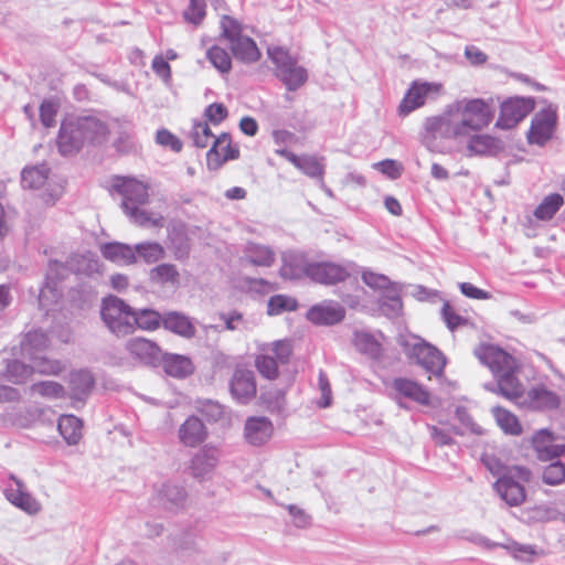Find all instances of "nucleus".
Instances as JSON below:
<instances>
[{
    "label": "nucleus",
    "instance_id": "10",
    "mask_svg": "<svg viewBox=\"0 0 565 565\" xmlns=\"http://www.w3.org/2000/svg\"><path fill=\"white\" fill-rule=\"evenodd\" d=\"M21 184L31 190L45 186L42 200L46 205L54 204L62 194V188L52 183L50 168L45 163L25 167L21 171Z\"/></svg>",
    "mask_w": 565,
    "mask_h": 565
},
{
    "label": "nucleus",
    "instance_id": "8",
    "mask_svg": "<svg viewBox=\"0 0 565 565\" xmlns=\"http://www.w3.org/2000/svg\"><path fill=\"white\" fill-rule=\"evenodd\" d=\"M532 478L530 469L521 466L511 467L503 476L498 478L493 488L499 497L511 507H518L525 500L523 483Z\"/></svg>",
    "mask_w": 565,
    "mask_h": 565
},
{
    "label": "nucleus",
    "instance_id": "52",
    "mask_svg": "<svg viewBox=\"0 0 565 565\" xmlns=\"http://www.w3.org/2000/svg\"><path fill=\"white\" fill-rule=\"evenodd\" d=\"M362 280L370 288L380 291L381 295L397 286L396 284L392 282L385 275L377 274L372 270H364L362 273Z\"/></svg>",
    "mask_w": 565,
    "mask_h": 565
},
{
    "label": "nucleus",
    "instance_id": "2",
    "mask_svg": "<svg viewBox=\"0 0 565 565\" xmlns=\"http://www.w3.org/2000/svg\"><path fill=\"white\" fill-rule=\"evenodd\" d=\"M475 355L484 365H487L494 377L497 384H486V388L495 392V387L504 397L520 402L525 397L523 384L515 376L516 362L515 359L492 344H481L475 350Z\"/></svg>",
    "mask_w": 565,
    "mask_h": 565
},
{
    "label": "nucleus",
    "instance_id": "55",
    "mask_svg": "<svg viewBox=\"0 0 565 565\" xmlns=\"http://www.w3.org/2000/svg\"><path fill=\"white\" fill-rule=\"evenodd\" d=\"M260 398L271 413H280L285 408V393L279 388L266 390L262 393Z\"/></svg>",
    "mask_w": 565,
    "mask_h": 565
},
{
    "label": "nucleus",
    "instance_id": "39",
    "mask_svg": "<svg viewBox=\"0 0 565 565\" xmlns=\"http://www.w3.org/2000/svg\"><path fill=\"white\" fill-rule=\"evenodd\" d=\"M564 204V199L558 193L546 195L539 206L534 210V216L541 221H550Z\"/></svg>",
    "mask_w": 565,
    "mask_h": 565
},
{
    "label": "nucleus",
    "instance_id": "13",
    "mask_svg": "<svg viewBox=\"0 0 565 565\" xmlns=\"http://www.w3.org/2000/svg\"><path fill=\"white\" fill-rule=\"evenodd\" d=\"M557 124V113L552 106L540 110L532 118L531 127L527 132V141L531 145L544 146L555 131Z\"/></svg>",
    "mask_w": 565,
    "mask_h": 565
},
{
    "label": "nucleus",
    "instance_id": "54",
    "mask_svg": "<svg viewBox=\"0 0 565 565\" xmlns=\"http://www.w3.org/2000/svg\"><path fill=\"white\" fill-rule=\"evenodd\" d=\"M70 268L79 274L90 275L98 270L99 264L92 254L77 255L71 259Z\"/></svg>",
    "mask_w": 565,
    "mask_h": 565
},
{
    "label": "nucleus",
    "instance_id": "37",
    "mask_svg": "<svg viewBox=\"0 0 565 565\" xmlns=\"http://www.w3.org/2000/svg\"><path fill=\"white\" fill-rule=\"evenodd\" d=\"M163 327L185 338L194 335L195 329L189 318L179 312H167L162 316Z\"/></svg>",
    "mask_w": 565,
    "mask_h": 565
},
{
    "label": "nucleus",
    "instance_id": "14",
    "mask_svg": "<svg viewBox=\"0 0 565 565\" xmlns=\"http://www.w3.org/2000/svg\"><path fill=\"white\" fill-rule=\"evenodd\" d=\"M65 270V266L57 260H52L49 264L45 282L39 294V306L47 313L53 310L51 307L56 305L62 297L57 285L58 280L64 277Z\"/></svg>",
    "mask_w": 565,
    "mask_h": 565
},
{
    "label": "nucleus",
    "instance_id": "30",
    "mask_svg": "<svg viewBox=\"0 0 565 565\" xmlns=\"http://www.w3.org/2000/svg\"><path fill=\"white\" fill-rule=\"evenodd\" d=\"M180 273L175 265L162 263L151 268L149 271V280L153 285L166 288H178L180 285Z\"/></svg>",
    "mask_w": 565,
    "mask_h": 565
},
{
    "label": "nucleus",
    "instance_id": "4",
    "mask_svg": "<svg viewBox=\"0 0 565 565\" xmlns=\"http://www.w3.org/2000/svg\"><path fill=\"white\" fill-rule=\"evenodd\" d=\"M114 189L122 196L121 207L125 214L139 226L163 227L164 217L160 213L141 209L147 203L149 193L148 185L134 178H117Z\"/></svg>",
    "mask_w": 565,
    "mask_h": 565
},
{
    "label": "nucleus",
    "instance_id": "6",
    "mask_svg": "<svg viewBox=\"0 0 565 565\" xmlns=\"http://www.w3.org/2000/svg\"><path fill=\"white\" fill-rule=\"evenodd\" d=\"M267 54L275 65V75L288 90H297L307 82V70L298 64L297 58L288 50L281 46H270Z\"/></svg>",
    "mask_w": 565,
    "mask_h": 565
},
{
    "label": "nucleus",
    "instance_id": "29",
    "mask_svg": "<svg viewBox=\"0 0 565 565\" xmlns=\"http://www.w3.org/2000/svg\"><path fill=\"white\" fill-rule=\"evenodd\" d=\"M185 490L177 484L167 482L158 491L159 503L170 512H177L184 508Z\"/></svg>",
    "mask_w": 565,
    "mask_h": 565
},
{
    "label": "nucleus",
    "instance_id": "43",
    "mask_svg": "<svg viewBox=\"0 0 565 565\" xmlns=\"http://www.w3.org/2000/svg\"><path fill=\"white\" fill-rule=\"evenodd\" d=\"M134 319L135 321H131L132 331L136 327L142 330H156L162 321V316L154 310L142 309L139 311L134 310Z\"/></svg>",
    "mask_w": 565,
    "mask_h": 565
},
{
    "label": "nucleus",
    "instance_id": "42",
    "mask_svg": "<svg viewBox=\"0 0 565 565\" xmlns=\"http://www.w3.org/2000/svg\"><path fill=\"white\" fill-rule=\"evenodd\" d=\"M381 310L387 317H396L402 311V300L399 297V289L397 286L387 290V292L380 296L379 299Z\"/></svg>",
    "mask_w": 565,
    "mask_h": 565
},
{
    "label": "nucleus",
    "instance_id": "59",
    "mask_svg": "<svg viewBox=\"0 0 565 565\" xmlns=\"http://www.w3.org/2000/svg\"><path fill=\"white\" fill-rule=\"evenodd\" d=\"M206 4L204 0H190L189 8L184 11L185 21L199 25L205 17Z\"/></svg>",
    "mask_w": 565,
    "mask_h": 565
},
{
    "label": "nucleus",
    "instance_id": "1",
    "mask_svg": "<svg viewBox=\"0 0 565 565\" xmlns=\"http://www.w3.org/2000/svg\"><path fill=\"white\" fill-rule=\"evenodd\" d=\"M494 117L493 98L463 97L425 121V139L462 140L487 128Z\"/></svg>",
    "mask_w": 565,
    "mask_h": 565
},
{
    "label": "nucleus",
    "instance_id": "48",
    "mask_svg": "<svg viewBox=\"0 0 565 565\" xmlns=\"http://www.w3.org/2000/svg\"><path fill=\"white\" fill-rule=\"evenodd\" d=\"M255 366L268 380H274L278 376V362L269 352L260 351L255 359Z\"/></svg>",
    "mask_w": 565,
    "mask_h": 565
},
{
    "label": "nucleus",
    "instance_id": "38",
    "mask_svg": "<svg viewBox=\"0 0 565 565\" xmlns=\"http://www.w3.org/2000/svg\"><path fill=\"white\" fill-rule=\"evenodd\" d=\"M238 150L233 149L231 146V138L228 134H221L213 141L212 148L207 152V161L211 163L214 159L221 158L222 161L236 158Z\"/></svg>",
    "mask_w": 565,
    "mask_h": 565
},
{
    "label": "nucleus",
    "instance_id": "36",
    "mask_svg": "<svg viewBox=\"0 0 565 565\" xmlns=\"http://www.w3.org/2000/svg\"><path fill=\"white\" fill-rule=\"evenodd\" d=\"M163 369L168 375L183 379L192 374L193 363L184 355L168 354L163 359Z\"/></svg>",
    "mask_w": 565,
    "mask_h": 565
},
{
    "label": "nucleus",
    "instance_id": "17",
    "mask_svg": "<svg viewBox=\"0 0 565 565\" xmlns=\"http://www.w3.org/2000/svg\"><path fill=\"white\" fill-rule=\"evenodd\" d=\"M230 392L239 404H248L257 392L254 372L247 369H236L230 382Z\"/></svg>",
    "mask_w": 565,
    "mask_h": 565
},
{
    "label": "nucleus",
    "instance_id": "16",
    "mask_svg": "<svg viewBox=\"0 0 565 565\" xmlns=\"http://www.w3.org/2000/svg\"><path fill=\"white\" fill-rule=\"evenodd\" d=\"M221 457L220 449L212 445H205L192 457L189 471L190 475L200 481L212 478Z\"/></svg>",
    "mask_w": 565,
    "mask_h": 565
},
{
    "label": "nucleus",
    "instance_id": "31",
    "mask_svg": "<svg viewBox=\"0 0 565 565\" xmlns=\"http://www.w3.org/2000/svg\"><path fill=\"white\" fill-rule=\"evenodd\" d=\"M102 254L106 259L120 265H130L136 263L135 249L132 246L122 243H107L100 247Z\"/></svg>",
    "mask_w": 565,
    "mask_h": 565
},
{
    "label": "nucleus",
    "instance_id": "26",
    "mask_svg": "<svg viewBox=\"0 0 565 565\" xmlns=\"http://www.w3.org/2000/svg\"><path fill=\"white\" fill-rule=\"evenodd\" d=\"M559 397L544 386L531 388L520 402V406L534 411L555 409L559 406Z\"/></svg>",
    "mask_w": 565,
    "mask_h": 565
},
{
    "label": "nucleus",
    "instance_id": "20",
    "mask_svg": "<svg viewBox=\"0 0 565 565\" xmlns=\"http://www.w3.org/2000/svg\"><path fill=\"white\" fill-rule=\"evenodd\" d=\"M273 423L264 416L248 417L244 426V437L252 446H262L273 436Z\"/></svg>",
    "mask_w": 565,
    "mask_h": 565
},
{
    "label": "nucleus",
    "instance_id": "62",
    "mask_svg": "<svg viewBox=\"0 0 565 565\" xmlns=\"http://www.w3.org/2000/svg\"><path fill=\"white\" fill-rule=\"evenodd\" d=\"M295 301L286 296L277 295L269 299L268 301V313L269 315H279L284 310L295 309Z\"/></svg>",
    "mask_w": 565,
    "mask_h": 565
},
{
    "label": "nucleus",
    "instance_id": "12",
    "mask_svg": "<svg viewBox=\"0 0 565 565\" xmlns=\"http://www.w3.org/2000/svg\"><path fill=\"white\" fill-rule=\"evenodd\" d=\"M532 97H511L504 100L500 107V115L495 126L501 129H511L522 121L533 109Z\"/></svg>",
    "mask_w": 565,
    "mask_h": 565
},
{
    "label": "nucleus",
    "instance_id": "49",
    "mask_svg": "<svg viewBox=\"0 0 565 565\" xmlns=\"http://www.w3.org/2000/svg\"><path fill=\"white\" fill-rule=\"evenodd\" d=\"M191 138L195 147L206 148L216 137L211 131V128L205 121H195L191 130Z\"/></svg>",
    "mask_w": 565,
    "mask_h": 565
},
{
    "label": "nucleus",
    "instance_id": "44",
    "mask_svg": "<svg viewBox=\"0 0 565 565\" xmlns=\"http://www.w3.org/2000/svg\"><path fill=\"white\" fill-rule=\"evenodd\" d=\"M294 166L310 178L321 179L324 174V166L315 156H298Z\"/></svg>",
    "mask_w": 565,
    "mask_h": 565
},
{
    "label": "nucleus",
    "instance_id": "24",
    "mask_svg": "<svg viewBox=\"0 0 565 565\" xmlns=\"http://www.w3.org/2000/svg\"><path fill=\"white\" fill-rule=\"evenodd\" d=\"M178 438L183 446L194 448L205 441L207 429L199 417L189 416L180 425Z\"/></svg>",
    "mask_w": 565,
    "mask_h": 565
},
{
    "label": "nucleus",
    "instance_id": "40",
    "mask_svg": "<svg viewBox=\"0 0 565 565\" xmlns=\"http://www.w3.org/2000/svg\"><path fill=\"white\" fill-rule=\"evenodd\" d=\"M36 372L33 363L25 364L19 360L9 361L6 369V377L14 384H22L26 382L30 376Z\"/></svg>",
    "mask_w": 565,
    "mask_h": 565
},
{
    "label": "nucleus",
    "instance_id": "5",
    "mask_svg": "<svg viewBox=\"0 0 565 565\" xmlns=\"http://www.w3.org/2000/svg\"><path fill=\"white\" fill-rule=\"evenodd\" d=\"M49 338L42 330L28 332L20 344L21 356L31 363L38 373L56 375L63 371L64 365L57 360H51L43 355L49 347Z\"/></svg>",
    "mask_w": 565,
    "mask_h": 565
},
{
    "label": "nucleus",
    "instance_id": "3",
    "mask_svg": "<svg viewBox=\"0 0 565 565\" xmlns=\"http://www.w3.org/2000/svg\"><path fill=\"white\" fill-rule=\"evenodd\" d=\"M107 125L94 116L71 117L62 121L57 147L63 156L74 154L86 145H100L107 140Z\"/></svg>",
    "mask_w": 565,
    "mask_h": 565
},
{
    "label": "nucleus",
    "instance_id": "35",
    "mask_svg": "<svg viewBox=\"0 0 565 565\" xmlns=\"http://www.w3.org/2000/svg\"><path fill=\"white\" fill-rule=\"evenodd\" d=\"M231 50L235 58L244 63H254L259 60L260 52L253 39L242 35L232 43Z\"/></svg>",
    "mask_w": 565,
    "mask_h": 565
},
{
    "label": "nucleus",
    "instance_id": "56",
    "mask_svg": "<svg viewBox=\"0 0 565 565\" xmlns=\"http://www.w3.org/2000/svg\"><path fill=\"white\" fill-rule=\"evenodd\" d=\"M195 407L210 422H218L224 415V407L212 399H200Z\"/></svg>",
    "mask_w": 565,
    "mask_h": 565
},
{
    "label": "nucleus",
    "instance_id": "57",
    "mask_svg": "<svg viewBox=\"0 0 565 565\" xmlns=\"http://www.w3.org/2000/svg\"><path fill=\"white\" fill-rule=\"evenodd\" d=\"M543 481L550 486H557L565 481V463L555 461L545 467L542 476Z\"/></svg>",
    "mask_w": 565,
    "mask_h": 565
},
{
    "label": "nucleus",
    "instance_id": "11",
    "mask_svg": "<svg viewBox=\"0 0 565 565\" xmlns=\"http://www.w3.org/2000/svg\"><path fill=\"white\" fill-rule=\"evenodd\" d=\"M441 88L440 83L414 81L398 106L399 115L407 116L422 107L427 99L438 96Z\"/></svg>",
    "mask_w": 565,
    "mask_h": 565
},
{
    "label": "nucleus",
    "instance_id": "23",
    "mask_svg": "<svg viewBox=\"0 0 565 565\" xmlns=\"http://www.w3.org/2000/svg\"><path fill=\"white\" fill-rule=\"evenodd\" d=\"M282 265L280 275L285 279H300L311 275V264L306 256L297 252H286L282 254Z\"/></svg>",
    "mask_w": 565,
    "mask_h": 565
},
{
    "label": "nucleus",
    "instance_id": "7",
    "mask_svg": "<svg viewBox=\"0 0 565 565\" xmlns=\"http://www.w3.org/2000/svg\"><path fill=\"white\" fill-rule=\"evenodd\" d=\"M100 318L107 329L117 337L132 332L134 310L116 296L103 299Z\"/></svg>",
    "mask_w": 565,
    "mask_h": 565
},
{
    "label": "nucleus",
    "instance_id": "22",
    "mask_svg": "<svg viewBox=\"0 0 565 565\" xmlns=\"http://www.w3.org/2000/svg\"><path fill=\"white\" fill-rule=\"evenodd\" d=\"M468 540L488 550L502 547L519 561H529L530 557L535 554V550L532 545L520 544L513 540H508L505 543H495L480 534H471Z\"/></svg>",
    "mask_w": 565,
    "mask_h": 565
},
{
    "label": "nucleus",
    "instance_id": "45",
    "mask_svg": "<svg viewBox=\"0 0 565 565\" xmlns=\"http://www.w3.org/2000/svg\"><path fill=\"white\" fill-rule=\"evenodd\" d=\"M169 247L173 252V256L178 260L185 259L190 254V241L183 231L174 230L169 235Z\"/></svg>",
    "mask_w": 565,
    "mask_h": 565
},
{
    "label": "nucleus",
    "instance_id": "28",
    "mask_svg": "<svg viewBox=\"0 0 565 565\" xmlns=\"http://www.w3.org/2000/svg\"><path fill=\"white\" fill-rule=\"evenodd\" d=\"M503 149L502 141L489 135L473 132L467 143L468 156H494Z\"/></svg>",
    "mask_w": 565,
    "mask_h": 565
},
{
    "label": "nucleus",
    "instance_id": "61",
    "mask_svg": "<svg viewBox=\"0 0 565 565\" xmlns=\"http://www.w3.org/2000/svg\"><path fill=\"white\" fill-rule=\"evenodd\" d=\"M373 168L393 180L399 178L403 171L402 164L392 159L375 162Z\"/></svg>",
    "mask_w": 565,
    "mask_h": 565
},
{
    "label": "nucleus",
    "instance_id": "47",
    "mask_svg": "<svg viewBox=\"0 0 565 565\" xmlns=\"http://www.w3.org/2000/svg\"><path fill=\"white\" fill-rule=\"evenodd\" d=\"M206 57L221 73H228L232 68V60L227 51L218 45H213L206 51Z\"/></svg>",
    "mask_w": 565,
    "mask_h": 565
},
{
    "label": "nucleus",
    "instance_id": "21",
    "mask_svg": "<svg viewBox=\"0 0 565 565\" xmlns=\"http://www.w3.org/2000/svg\"><path fill=\"white\" fill-rule=\"evenodd\" d=\"M553 434L547 429H541L532 437V446L542 461L553 460L565 456V445L554 443Z\"/></svg>",
    "mask_w": 565,
    "mask_h": 565
},
{
    "label": "nucleus",
    "instance_id": "64",
    "mask_svg": "<svg viewBox=\"0 0 565 565\" xmlns=\"http://www.w3.org/2000/svg\"><path fill=\"white\" fill-rule=\"evenodd\" d=\"M57 106L52 100H44L40 106V118L45 127H52L55 124Z\"/></svg>",
    "mask_w": 565,
    "mask_h": 565
},
{
    "label": "nucleus",
    "instance_id": "32",
    "mask_svg": "<svg viewBox=\"0 0 565 565\" xmlns=\"http://www.w3.org/2000/svg\"><path fill=\"white\" fill-rule=\"evenodd\" d=\"M70 386L72 399L83 402L94 386V377L89 371H74L70 376Z\"/></svg>",
    "mask_w": 565,
    "mask_h": 565
},
{
    "label": "nucleus",
    "instance_id": "9",
    "mask_svg": "<svg viewBox=\"0 0 565 565\" xmlns=\"http://www.w3.org/2000/svg\"><path fill=\"white\" fill-rule=\"evenodd\" d=\"M390 396L404 409H411L409 403L422 406L430 405V393L419 383L406 377H395L392 380Z\"/></svg>",
    "mask_w": 565,
    "mask_h": 565
},
{
    "label": "nucleus",
    "instance_id": "51",
    "mask_svg": "<svg viewBox=\"0 0 565 565\" xmlns=\"http://www.w3.org/2000/svg\"><path fill=\"white\" fill-rule=\"evenodd\" d=\"M259 350L269 352L278 363L285 364L288 362L291 354V344L287 340H277L271 343L263 344Z\"/></svg>",
    "mask_w": 565,
    "mask_h": 565
},
{
    "label": "nucleus",
    "instance_id": "41",
    "mask_svg": "<svg viewBox=\"0 0 565 565\" xmlns=\"http://www.w3.org/2000/svg\"><path fill=\"white\" fill-rule=\"evenodd\" d=\"M135 256L138 255L147 264H153L164 258L166 250L163 246L157 242H145L134 246Z\"/></svg>",
    "mask_w": 565,
    "mask_h": 565
},
{
    "label": "nucleus",
    "instance_id": "63",
    "mask_svg": "<svg viewBox=\"0 0 565 565\" xmlns=\"http://www.w3.org/2000/svg\"><path fill=\"white\" fill-rule=\"evenodd\" d=\"M290 516L292 518L294 524L299 529H306L311 524V516L301 508L295 504L285 505Z\"/></svg>",
    "mask_w": 565,
    "mask_h": 565
},
{
    "label": "nucleus",
    "instance_id": "58",
    "mask_svg": "<svg viewBox=\"0 0 565 565\" xmlns=\"http://www.w3.org/2000/svg\"><path fill=\"white\" fill-rule=\"evenodd\" d=\"M45 409L40 407H29L20 412L12 418V423L19 427L28 428L34 425L44 414Z\"/></svg>",
    "mask_w": 565,
    "mask_h": 565
},
{
    "label": "nucleus",
    "instance_id": "34",
    "mask_svg": "<svg viewBox=\"0 0 565 565\" xmlns=\"http://www.w3.org/2000/svg\"><path fill=\"white\" fill-rule=\"evenodd\" d=\"M57 429L67 445H77L83 436V423L74 415H62L58 418Z\"/></svg>",
    "mask_w": 565,
    "mask_h": 565
},
{
    "label": "nucleus",
    "instance_id": "50",
    "mask_svg": "<svg viewBox=\"0 0 565 565\" xmlns=\"http://www.w3.org/2000/svg\"><path fill=\"white\" fill-rule=\"evenodd\" d=\"M493 415L498 425L505 431L511 435H519L521 433V426L519 424L518 418L501 407L493 408Z\"/></svg>",
    "mask_w": 565,
    "mask_h": 565
},
{
    "label": "nucleus",
    "instance_id": "18",
    "mask_svg": "<svg viewBox=\"0 0 565 565\" xmlns=\"http://www.w3.org/2000/svg\"><path fill=\"white\" fill-rule=\"evenodd\" d=\"M345 316L344 308L332 300H324L318 305L312 306L308 312L307 318L315 324L331 326L339 323Z\"/></svg>",
    "mask_w": 565,
    "mask_h": 565
},
{
    "label": "nucleus",
    "instance_id": "60",
    "mask_svg": "<svg viewBox=\"0 0 565 565\" xmlns=\"http://www.w3.org/2000/svg\"><path fill=\"white\" fill-rule=\"evenodd\" d=\"M221 29H222V35L230 42L232 43L233 41H235L236 39L241 38L243 34H242V24L228 17V15H223L222 17V20H221Z\"/></svg>",
    "mask_w": 565,
    "mask_h": 565
},
{
    "label": "nucleus",
    "instance_id": "25",
    "mask_svg": "<svg viewBox=\"0 0 565 565\" xmlns=\"http://www.w3.org/2000/svg\"><path fill=\"white\" fill-rule=\"evenodd\" d=\"M4 494L8 501L28 514H36L41 510V503L25 491L20 480L13 479V484L6 489Z\"/></svg>",
    "mask_w": 565,
    "mask_h": 565
},
{
    "label": "nucleus",
    "instance_id": "15",
    "mask_svg": "<svg viewBox=\"0 0 565 565\" xmlns=\"http://www.w3.org/2000/svg\"><path fill=\"white\" fill-rule=\"evenodd\" d=\"M408 354L416 359L417 363L422 365L427 372L434 375L443 374L446 365L444 354L429 343L415 339L414 343L408 349Z\"/></svg>",
    "mask_w": 565,
    "mask_h": 565
},
{
    "label": "nucleus",
    "instance_id": "19",
    "mask_svg": "<svg viewBox=\"0 0 565 565\" xmlns=\"http://www.w3.org/2000/svg\"><path fill=\"white\" fill-rule=\"evenodd\" d=\"M350 271L347 266L332 262H312L310 279L318 284L334 285L345 280Z\"/></svg>",
    "mask_w": 565,
    "mask_h": 565
},
{
    "label": "nucleus",
    "instance_id": "46",
    "mask_svg": "<svg viewBox=\"0 0 565 565\" xmlns=\"http://www.w3.org/2000/svg\"><path fill=\"white\" fill-rule=\"evenodd\" d=\"M354 343L360 352L369 355L372 359H376L381 354V344L370 333L356 332Z\"/></svg>",
    "mask_w": 565,
    "mask_h": 565
},
{
    "label": "nucleus",
    "instance_id": "27",
    "mask_svg": "<svg viewBox=\"0 0 565 565\" xmlns=\"http://www.w3.org/2000/svg\"><path fill=\"white\" fill-rule=\"evenodd\" d=\"M125 348L134 359L145 364L153 363L161 353L158 344L146 338H131L126 342Z\"/></svg>",
    "mask_w": 565,
    "mask_h": 565
},
{
    "label": "nucleus",
    "instance_id": "53",
    "mask_svg": "<svg viewBox=\"0 0 565 565\" xmlns=\"http://www.w3.org/2000/svg\"><path fill=\"white\" fill-rule=\"evenodd\" d=\"M31 392L46 398H62L65 395L64 387L54 381H42L31 386Z\"/></svg>",
    "mask_w": 565,
    "mask_h": 565
},
{
    "label": "nucleus",
    "instance_id": "33",
    "mask_svg": "<svg viewBox=\"0 0 565 565\" xmlns=\"http://www.w3.org/2000/svg\"><path fill=\"white\" fill-rule=\"evenodd\" d=\"M244 256L250 264L262 267H270L276 259V253L271 247L258 243H248Z\"/></svg>",
    "mask_w": 565,
    "mask_h": 565
}]
</instances>
